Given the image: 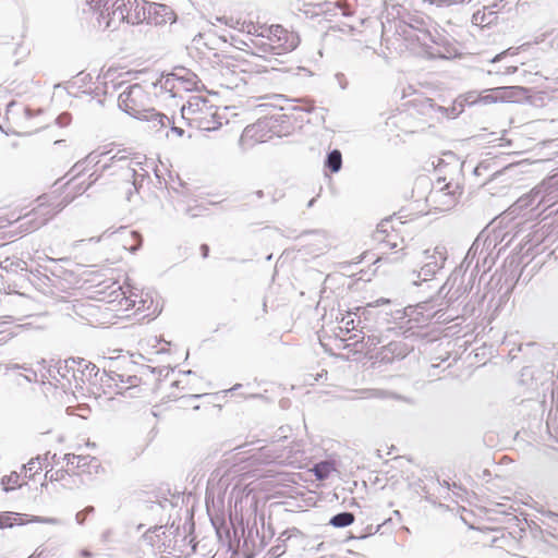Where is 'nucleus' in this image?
<instances>
[{
    "label": "nucleus",
    "mask_w": 558,
    "mask_h": 558,
    "mask_svg": "<svg viewBox=\"0 0 558 558\" xmlns=\"http://www.w3.org/2000/svg\"><path fill=\"white\" fill-rule=\"evenodd\" d=\"M78 194L72 181L61 185H53L52 189L38 196L35 206L26 214L17 208H7L0 214V239L5 238L4 230L15 222H20L11 236H24L44 227L66 207Z\"/></svg>",
    "instance_id": "f257e3e1"
},
{
    "label": "nucleus",
    "mask_w": 558,
    "mask_h": 558,
    "mask_svg": "<svg viewBox=\"0 0 558 558\" xmlns=\"http://www.w3.org/2000/svg\"><path fill=\"white\" fill-rule=\"evenodd\" d=\"M95 26L118 29L123 23L140 24L146 20L145 0H86Z\"/></svg>",
    "instance_id": "f03ea898"
},
{
    "label": "nucleus",
    "mask_w": 558,
    "mask_h": 558,
    "mask_svg": "<svg viewBox=\"0 0 558 558\" xmlns=\"http://www.w3.org/2000/svg\"><path fill=\"white\" fill-rule=\"evenodd\" d=\"M213 64L219 74L226 78H238L245 82L246 75L267 73L271 65L263 62L254 50H246L233 44L220 52L214 53Z\"/></svg>",
    "instance_id": "7ed1b4c3"
},
{
    "label": "nucleus",
    "mask_w": 558,
    "mask_h": 558,
    "mask_svg": "<svg viewBox=\"0 0 558 558\" xmlns=\"http://www.w3.org/2000/svg\"><path fill=\"white\" fill-rule=\"evenodd\" d=\"M251 41L256 56L263 62L271 65V68H267V73L280 71L283 64L280 57L291 52L299 45L298 36L281 25H271L265 28Z\"/></svg>",
    "instance_id": "20e7f679"
},
{
    "label": "nucleus",
    "mask_w": 558,
    "mask_h": 558,
    "mask_svg": "<svg viewBox=\"0 0 558 558\" xmlns=\"http://www.w3.org/2000/svg\"><path fill=\"white\" fill-rule=\"evenodd\" d=\"M464 190V173L461 167L439 175L426 198L428 211H446L457 205Z\"/></svg>",
    "instance_id": "39448f33"
},
{
    "label": "nucleus",
    "mask_w": 558,
    "mask_h": 558,
    "mask_svg": "<svg viewBox=\"0 0 558 558\" xmlns=\"http://www.w3.org/2000/svg\"><path fill=\"white\" fill-rule=\"evenodd\" d=\"M201 83L194 72L185 68H175L171 73L162 74L153 83V92L156 99L174 98L183 93L198 89Z\"/></svg>",
    "instance_id": "423d86ee"
},
{
    "label": "nucleus",
    "mask_w": 558,
    "mask_h": 558,
    "mask_svg": "<svg viewBox=\"0 0 558 558\" xmlns=\"http://www.w3.org/2000/svg\"><path fill=\"white\" fill-rule=\"evenodd\" d=\"M8 130L16 135H31L48 126L50 118L43 110L11 102L5 112Z\"/></svg>",
    "instance_id": "0eeeda50"
},
{
    "label": "nucleus",
    "mask_w": 558,
    "mask_h": 558,
    "mask_svg": "<svg viewBox=\"0 0 558 558\" xmlns=\"http://www.w3.org/2000/svg\"><path fill=\"white\" fill-rule=\"evenodd\" d=\"M181 112L186 123L197 130L213 131L221 125L217 107L204 96H191Z\"/></svg>",
    "instance_id": "6e6552de"
},
{
    "label": "nucleus",
    "mask_w": 558,
    "mask_h": 558,
    "mask_svg": "<svg viewBox=\"0 0 558 558\" xmlns=\"http://www.w3.org/2000/svg\"><path fill=\"white\" fill-rule=\"evenodd\" d=\"M153 83H136L119 95V107L136 119H148L154 107Z\"/></svg>",
    "instance_id": "1a4fd4ad"
},
{
    "label": "nucleus",
    "mask_w": 558,
    "mask_h": 558,
    "mask_svg": "<svg viewBox=\"0 0 558 558\" xmlns=\"http://www.w3.org/2000/svg\"><path fill=\"white\" fill-rule=\"evenodd\" d=\"M135 156L136 153L133 148L123 147L116 149L111 144V147L108 149L90 153L86 157V160L98 165L101 171H108L111 169L123 170L128 182L134 185L133 179L135 170L131 168V161Z\"/></svg>",
    "instance_id": "9d476101"
},
{
    "label": "nucleus",
    "mask_w": 558,
    "mask_h": 558,
    "mask_svg": "<svg viewBox=\"0 0 558 558\" xmlns=\"http://www.w3.org/2000/svg\"><path fill=\"white\" fill-rule=\"evenodd\" d=\"M111 310L117 312L120 318H130L143 314V317L150 316L156 312L153 298L143 291L130 289L121 293L119 300L110 302Z\"/></svg>",
    "instance_id": "9b49d317"
},
{
    "label": "nucleus",
    "mask_w": 558,
    "mask_h": 558,
    "mask_svg": "<svg viewBox=\"0 0 558 558\" xmlns=\"http://www.w3.org/2000/svg\"><path fill=\"white\" fill-rule=\"evenodd\" d=\"M59 372L70 386H73L77 390H84L93 383L99 368L85 359L70 357L64 361Z\"/></svg>",
    "instance_id": "f8f14e48"
},
{
    "label": "nucleus",
    "mask_w": 558,
    "mask_h": 558,
    "mask_svg": "<svg viewBox=\"0 0 558 558\" xmlns=\"http://www.w3.org/2000/svg\"><path fill=\"white\" fill-rule=\"evenodd\" d=\"M446 259L447 251L445 246L437 245L432 248H426L423 253L418 277L424 281L429 280L444 267Z\"/></svg>",
    "instance_id": "ddd939ff"
},
{
    "label": "nucleus",
    "mask_w": 558,
    "mask_h": 558,
    "mask_svg": "<svg viewBox=\"0 0 558 558\" xmlns=\"http://www.w3.org/2000/svg\"><path fill=\"white\" fill-rule=\"evenodd\" d=\"M106 360V357H104ZM108 364L104 366L105 375L111 380H119L122 384H132V362L125 356L108 357Z\"/></svg>",
    "instance_id": "4468645a"
},
{
    "label": "nucleus",
    "mask_w": 558,
    "mask_h": 558,
    "mask_svg": "<svg viewBox=\"0 0 558 558\" xmlns=\"http://www.w3.org/2000/svg\"><path fill=\"white\" fill-rule=\"evenodd\" d=\"M526 89L521 86H502L490 88L481 96L480 101L483 104L496 102H513L524 96Z\"/></svg>",
    "instance_id": "2eb2a0df"
},
{
    "label": "nucleus",
    "mask_w": 558,
    "mask_h": 558,
    "mask_svg": "<svg viewBox=\"0 0 558 558\" xmlns=\"http://www.w3.org/2000/svg\"><path fill=\"white\" fill-rule=\"evenodd\" d=\"M145 14L148 23L156 25L174 22L175 15L173 10L166 4L148 2L145 0Z\"/></svg>",
    "instance_id": "dca6fc26"
},
{
    "label": "nucleus",
    "mask_w": 558,
    "mask_h": 558,
    "mask_svg": "<svg viewBox=\"0 0 558 558\" xmlns=\"http://www.w3.org/2000/svg\"><path fill=\"white\" fill-rule=\"evenodd\" d=\"M381 260V256L378 255L375 252L372 251H365L361 255H359L355 259L351 262H344L340 265V268L342 270L343 275L354 277L356 275H361L359 279H364V275L366 274L363 268L359 269L357 271L353 270L352 268L354 266H357L359 264L363 262H367L369 265L376 264Z\"/></svg>",
    "instance_id": "f3484780"
},
{
    "label": "nucleus",
    "mask_w": 558,
    "mask_h": 558,
    "mask_svg": "<svg viewBox=\"0 0 558 558\" xmlns=\"http://www.w3.org/2000/svg\"><path fill=\"white\" fill-rule=\"evenodd\" d=\"M32 522H44V520L38 517L28 518L25 514L10 511L0 513V530L11 529L15 525H24Z\"/></svg>",
    "instance_id": "a211bd4d"
},
{
    "label": "nucleus",
    "mask_w": 558,
    "mask_h": 558,
    "mask_svg": "<svg viewBox=\"0 0 558 558\" xmlns=\"http://www.w3.org/2000/svg\"><path fill=\"white\" fill-rule=\"evenodd\" d=\"M68 470L99 469V462L96 458L89 456L66 454Z\"/></svg>",
    "instance_id": "6ab92c4d"
},
{
    "label": "nucleus",
    "mask_w": 558,
    "mask_h": 558,
    "mask_svg": "<svg viewBox=\"0 0 558 558\" xmlns=\"http://www.w3.org/2000/svg\"><path fill=\"white\" fill-rule=\"evenodd\" d=\"M47 458L46 457H36L31 459L22 468V475L25 481L35 480L37 475H40L45 469Z\"/></svg>",
    "instance_id": "aec40b11"
},
{
    "label": "nucleus",
    "mask_w": 558,
    "mask_h": 558,
    "mask_svg": "<svg viewBox=\"0 0 558 558\" xmlns=\"http://www.w3.org/2000/svg\"><path fill=\"white\" fill-rule=\"evenodd\" d=\"M497 21V12L487 7H483L482 9L474 12V14L472 15L473 25L478 26L481 28L496 24Z\"/></svg>",
    "instance_id": "412c9836"
},
{
    "label": "nucleus",
    "mask_w": 558,
    "mask_h": 558,
    "mask_svg": "<svg viewBox=\"0 0 558 558\" xmlns=\"http://www.w3.org/2000/svg\"><path fill=\"white\" fill-rule=\"evenodd\" d=\"M13 63L15 65L24 62L31 54V47L29 45L23 40L19 39L11 44L9 47Z\"/></svg>",
    "instance_id": "4be33fe9"
},
{
    "label": "nucleus",
    "mask_w": 558,
    "mask_h": 558,
    "mask_svg": "<svg viewBox=\"0 0 558 558\" xmlns=\"http://www.w3.org/2000/svg\"><path fill=\"white\" fill-rule=\"evenodd\" d=\"M311 472L314 473L318 481L327 480L331 474L337 472V464L333 460H326L316 463Z\"/></svg>",
    "instance_id": "5701e85b"
},
{
    "label": "nucleus",
    "mask_w": 558,
    "mask_h": 558,
    "mask_svg": "<svg viewBox=\"0 0 558 558\" xmlns=\"http://www.w3.org/2000/svg\"><path fill=\"white\" fill-rule=\"evenodd\" d=\"M119 238L125 250L134 251L141 244V236L135 231L123 229L119 232Z\"/></svg>",
    "instance_id": "b1692460"
},
{
    "label": "nucleus",
    "mask_w": 558,
    "mask_h": 558,
    "mask_svg": "<svg viewBox=\"0 0 558 558\" xmlns=\"http://www.w3.org/2000/svg\"><path fill=\"white\" fill-rule=\"evenodd\" d=\"M26 484L27 481H25L22 473L11 472L9 475L2 477V485L5 490H13Z\"/></svg>",
    "instance_id": "393cba45"
},
{
    "label": "nucleus",
    "mask_w": 558,
    "mask_h": 558,
    "mask_svg": "<svg viewBox=\"0 0 558 558\" xmlns=\"http://www.w3.org/2000/svg\"><path fill=\"white\" fill-rule=\"evenodd\" d=\"M354 522V515L351 512H342L333 515L330 520V524L336 527H344L351 525Z\"/></svg>",
    "instance_id": "a878e982"
},
{
    "label": "nucleus",
    "mask_w": 558,
    "mask_h": 558,
    "mask_svg": "<svg viewBox=\"0 0 558 558\" xmlns=\"http://www.w3.org/2000/svg\"><path fill=\"white\" fill-rule=\"evenodd\" d=\"M148 121H153L155 126L167 128L171 124V119L168 118L163 113H159L155 111V108H151V112H149Z\"/></svg>",
    "instance_id": "bb28decb"
},
{
    "label": "nucleus",
    "mask_w": 558,
    "mask_h": 558,
    "mask_svg": "<svg viewBox=\"0 0 558 558\" xmlns=\"http://www.w3.org/2000/svg\"><path fill=\"white\" fill-rule=\"evenodd\" d=\"M342 165V157L339 150H332L327 158V167L332 171L337 172L340 170Z\"/></svg>",
    "instance_id": "cd10ccee"
},
{
    "label": "nucleus",
    "mask_w": 558,
    "mask_h": 558,
    "mask_svg": "<svg viewBox=\"0 0 558 558\" xmlns=\"http://www.w3.org/2000/svg\"><path fill=\"white\" fill-rule=\"evenodd\" d=\"M66 474H68V471L50 469V470L46 471L45 478L49 480L50 482L61 481L65 477Z\"/></svg>",
    "instance_id": "c85d7f7f"
},
{
    "label": "nucleus",
    "mask_w": 558,
    "mask_h": 558,
    "mask_svg": "<svg viewBox=\"0 0 558 558\" xmlns=\"http://www.w3.org/2000/svg\"><path fill=\"white\" fill-rule=\"evenodd\" d=\"M253 492V488L250 487V485H246L244 487L241 488L240 490V497L236 498L235 502H234V509L235 511H238V508H240V512L242 513L243 512V508H242V499L244 497H248Z\"/></svg>",
    "instance_id": "c756f323"
},
{
    "label": "nucleus",
    "mask_w": 558,
    "mask_h": 558,
    "mask_svg": "<svg viewBox=\"0 0 558 558\" xmlns=\"http://www.w3.org/2000/svg\"><path fill=\"white\" fill-rule=\"evenodd\" d=\"M339 8L342 10V14L345 16H350L354 13L353 5L348 2V0L338 1Z\"/></svg>",
    "instance_id": "7c9ffc66"
},
{
    "label": "nucleus",
    "mask_w": 558,
    "mask_h": 558,
    "mask_svg": "<svg viewBox=\"0 0 558 558\" xmlns=\"http://www.w3.org/2000/svg\"><path fill=\"white\" fill-rule=\"evenodd\" d=\"M32 558H49L50 557V553L48 549L46 548H37L32 555H31Z\"/></svg>",
    "instance_id": "2f4dec72"
},
{
    "label": "nucleus",
    "mask_w": 558,
    "mask_h": 558,
    "mask_svg": "<svg viewBox=\"0 0 558 558\" xmlns=\"http://www.w3.org/2000/svg\"><path fill=\"white\" fill-rule=\"evenodd\" d=\"M171 134L173 136H175V137H181L184 134V130L181 129V128H178V126H172L171 128Z\"/></svg>",
    "instance_id": "473e14b6"
},
{
    "label": "nucleus",
    "mask_w": 558,
    "mask_h": 558,
    "mask_svg": "<svg viewBox=\"0 0 558 558\" xmlns=\"http://www.w3.org/2000/svg\"><path fill=\"white\" fill-rule=\"evenodd\" d=\"M201 253H202V256H203L204 258H206V257L208 256V254H209V247H208V245H207V244H202V245H201Z\"/></svg>",
    "instance_id": "72a5a7b5"
},
{
    "label": "nucleus",
    "mask_w": 558,
    "mask_h": 558,
    "mask_svg": "<svg viewBox=\"0 0 558 558\" xmlns=\"http://www.w3.org/2000/svg\"><path fill=\"white\" fill-rule=\"evenodd\" d=\"M518 68L515 65H511V66H508L506 68L504 74H513L514 72H517Z\"/></svg>",
    "instance_id": "f704fd0d"
},
{
    "label": "nucleus",
    "mask_w": 558,
    "mask_h": 558,
    "mask_svg": "<svg viewBox=\"0 0 558 558\" xmlns=\"http://www.w3.org/2000/svg\"><path fill=\"white\" fill-rule=\"evenodd\" d=\"M505 53H506V52H502V53L497 54V56L493 59V62L499 61V60H500V58H501Z\"/></svg>",
    "instance_id": "c9c22d12"
},
{
    "label": "nucleus",
    "mask_w": 558,
    "mask_h": 558,
    "mask_svg": "<svg viewBox=\"0 0 558 558\" xmlns=\"http://www.w3.org/2000/svg\"><path fill=\"white\" fill-rule=\"evenodd\" d=\"M253 510H254V512H256V510H257V501L254 502Z\"/></svg>",
    "instance_id": "e433bc0d"
},
{
    "label": "nucleus",
    "mask_w": 558,
    "mask_h": 558,
    "mask_svg": "<svg viewBox=\"0 0 558 558\" xmlns=\"http://www.w3.org/2000/svg\"><path fill=\"white\" fill-rule=\"evenodd\" d=\"M373 274H374V271H373L372 274H369V275L367 276V278H365V280H367V281H368V280H371V276H372Z\"/></svg>",
    "instance_id": "4c0bfd02"
},
{
    "label": "nucleus",
    "mask_w": 558,
    "mask_h": 558,
    "mask_svg": "<svg viewBox=\"0 0 558 558\" xmlns=\"http://www.w3.org/2000/svg\"><path fill=\"white\" fill-rule=\"evenodd\" d=\"M27 558H32L31 556H28Z\"/></svg>",
    "instance_id": "58836bf2"
},
{
    "label": "nucleus",
    "mask_w": 558,
    "mask_h": 558,
    "mask_svg": "<svg viewBox=\"0 0 558 558\" xmlns=\"http://www.w3.org/2000/svg\"><path fill=\"white\" fill-rule=\"evenodd\" d=\"M27 558H32L31 556H28Z\"/></svg>",
    "instance_id": "ea45409f"
}]
</instances>
